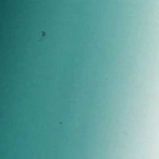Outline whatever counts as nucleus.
<instances>
[{"label":"nucleus","instance_id":"obj_3","mask_svg":"<svg viewBox=\"0 0 159 159\" xmlns=\"http://www.w3.org/2000/svg\"><path fill=\"white\" fill-rule=\"evenodd\" d=\"M68 125H69V121H68ZM68 126H69V125H68Z\"/></svg>","mask_w":159,"mask_h":159},{"label":"nucleus","instance_id":"obj_2","mask_svg":"<svg viewBox=\"0 0 159 159\" xmlns=\"http://www.w3.org/2000/svg\"><path fill=\"white\" fill-rule=\"evenodd\" d=\"M69 90H68V98H69Z\"/></svg>","mask_w":159,"mask_h":159},{"label":"nucleus","instance_id":"obj_4","mask_svg":"<svg viewBox=\"0 0 159 159\" xmlns=\"http://www.w3.org/2000/svg\"><path fill=\"white\" fill-rule=\"evenodd\" d=\"M43 33H44V32H43Z\"/></svg>","mask_w":159,"mask_h":159},{"label":"nucleus","instance_id":"obj_1","mask_svg":"<svg viewBox=\"0 0 159 159\" xmlns=\"http://www.w3.org/2000/svg\"><path fill=\"white\" fill-rule=\"evenodd\" d=\"M68 112H69V99L68 100Z\"/></svg>","mask_w":159,"mask_h":159}]
</instances>
